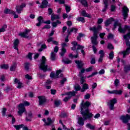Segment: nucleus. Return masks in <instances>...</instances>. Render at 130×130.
Returning a JSON list of instances; mask_svg holds the SVG:
<instances>
[{
  "instance_id": "6e6552de",
  "label": "nucleus",
  "mask_w": 130,
  "mask_h": 130,
  "mask_svg": "<svg viewBox=\"0 0 130 130\" xmlns=\"http://www.w3.org/2000/svg\"><path fill=\"white\" fill-rule=\"evenodd\" d=\"M120 119L122 120L123 123H127V122H128V120H130V116L128 114H126V116H121Z\"/></svg>"
},
{
  "instance_id": "79ce46f5",
  "label": "nucleus",
  "mask_w": 130,
  "mask_h": 130,
  "mask_svg": "<svg viewBox=\"0 0 130 130\" xmlns=\"http://www.w3.org/2000/svg\"><path fill=\"white\" fill-rule=\"evenodd\" d=\"M16 67H17V64H13V66H12L10 67V71H11V72H13V71H15Z\"/></svg>"
},
{
  "instance_id": "c03bdc74",
  "label": "nucleus",
  "mask_w": 130,
  "mask_h": 130,
  "mask_svg": "<svg viewBox=\"0 0 130 130\" xmlns=\"http://www.w3.org/2000/svg\"><path fill=\"white\" fill-rule=\"evenodd\" d=\"M80 83L83 85L84 83H86V80H85V77L83 76H81V80H80Z\"/></svg>"
},
{
  "instance_id": "e2e57ef3",
  "label": "nucleus",
  "mask_w": 130,
  "mask_h": 130,
  "mask_svg": "<svg viewBox=\"0 0 130 130\" xmlns=\"http://www.w3.org/2000/svg\"><path fill=\"white\" fill-rule=\"evenodd\" d=\"M65 82H67V79L66 78H63L62 80L60 81V84L61 85H63Z\"/></svg>"
},
{
  "instance_id": "412c9836",
  "label": "nucleus",
  "mask_w": 130,
  "mask_h": 130,
  "mask_svg": "<svg viewBox=\"0 0 130 130\" xmlns=\"http://www.w3.org/2000/svg\"><path fill=\"white\" fill-rule=\"evenodd\" d=\"M14 83L15 84H18L17 88L18 89H21L22 88V83L20 82V80H19L18 79L15 78L14 80Z\"/></svg>"
},
{
  "instance_id": "3c124183",
  "label": "nucleus",
  "mask_w": 130,
  "mask_h": 130,
  "mask_svg": "<svg viewBox=\"0 0 130 130\" xmlns=\"http://www.w3.org/2000/svg\"><path fill=\"white\" fill-rule=\"evenodd\" d=\"M71 99V96H66L63 99L64 102H68Z\"/></svg>"
},
{
  "instance_id": "c756f323",
  "label": "nucleus",
  "mask_w": 130,
  "mask_h": 130,
  "mask_svg": "<svg viewBox=\"0 0 130 130\" xmlns=\"http://www.w3.org/2000/svg\"><path fill=\"white\" fill-rule=\"evenodd\" d=\"M130 71V65H126L124 67V72L125 73H128Z\"/></svg>"
},
{
  "instance_id": "393cba45",
  "label": "nucleus",
  "mask_w": 130,
  "mask_h": 130,
  "mask_svg": "<svg viewBox=\"0 0 130 130\" xmlns=\"http://www.w3.org/2000/svg\"><path fill=\"white\" fill-rule=\"evenodd\" d=\"M82 16L83 17H86L87 18H91L92 16H91V14H87V12L85 10H83L81 13Z\"/></svg>"
},
{
  "instance_id": "423d86ee",
  "label": "nucleus",
  "mask_w": 130,
  "mask_h": 130,
  "mask_svg": "<svg viewBox=\"0 0 130 130\" xmlns=\"http://www.w3.org/2000/svg\"><path fill=\"white\" fill-rule=\"evenodd\" d=\"M128 12H129V10H128V8L126 6H124L122 9V16L123 17V19L124 21L126 20V18H127V16H128Z\"/></svg>"
},
{
  "instance_id": "49530a36",
  "label": "nucleus",
  "mask_w": 130,
  "mask_h": 130,
  "mask_svg": "<svg viewBox=\"0 0 130 130\" xmlns=\"http://www.w3.org/2000/svg\"><path fill=\"white\" fill-rule=\"evenodd\" d=\"M114 84L115 87H118V85L119 84V80L115 79V80L114 81Z\"/></svg>"
},
{
  "instance_id": "69168bd1",
  "label": "nucleus",
  "mask_w": 130,
  "mask_h": 130,
  "mask_svg": "<svg viewBox=\"0 0 130 130\" xmlns=\"http://www.w3.org/2000/svg\"><path fill=\"white\" fill-rule=\"evenodd\" d=\"M108 48L109 49H113V46L111 44H108Z\"/></svg>"
},
{
  "instance_id": "8fccbe9b",
  "label": "nucleus",
  "mask_w": 130,
  "mask_h": 130,
  "mask_svg": "<svg viewBox=\"0 0 130 130\" xmlns=\"http://www.w3.org/2000/svg\"><path fill=\"white\" fill-rule=\"evenodd\" d=\"M65 9L66 10V12L67 13H69V12L71 11V7L69 6H65Z\"/></svg>"
},
{
  "instance_id": "5fc2aeb1",
  "label": "nucleus",
  "mask_w": 130,
  "mask_h": 130,
  "mask_svg": "<svg viewBox=\"0 0 130 130\" xmlns=\"http://www.w3.org/2000/svg\"><path fill=\"white\" fill-rule=\"evenodd\" d=\"M25 79L27 80H31L32 79V77H31L29 74H27L25 76Z\"/></svg>"
},
{
  "instance_id": "39448f33",
  "label": "nucleus",
  "mask_w": 130,
  "mask_h": 130,
  "mask_svg": "<svg viewBox=\"0 0 130 130\" xmlns=\"http://www.w3.org/2000/svg\"><path fill=\"white\" fill-rule=\"evenodd\" d=\"M60 73H61V70L57 71L56 72V74L53 73H51L50 74V77L54 78L55 79H57L58 78H62V77H63V74H60Z\"/></svg>"
},
{
  "instance_id": "09e8293b",
  "label": "nucleus",
  "mask_w": 130,
  "mask_h": 130,
  "mask_svg": "<svg viewBox=\"0 0 130 130\" xmlns=\"http://www.w3.org/2000/svg\"><path fill=\"white\" fill-rule=\"evenodd\" d=\"M54 104H55V106L58 107V106H59V105H60V101H59V100L55 101L54 102Z\"/></svg>"
},
{
  "instance_id": "9d476101",
  "label": "nucleus",
  "mask_w": 130,
  "mask_h": 130,
  "mask_svg": "<svg viewBox=\"0 0 130 130\" xmlns=\"http://www.w3.org/2000/svg\"><path fill=\"white\" fill-rule=\"evenodd\" d=\"M18 109V114L19 115H22L23 112H26V109L24 107V105L23 104H20L19 105Z\"/></svg>"
},
{
  "instance_id": "dca6fc26",
  "label": "nucleus",
  "mask_w": 130,
  "mask_h": 130,
  "mask_svg": "<svg viewBox=\"0 0 130 130\" xmlns=\"http://www.w3.org/2000/svg\"><path fill=\"white\" fill-rule=\"evenodd\" d=\"M76 92L75 91H70V92H68L65 94H62V96H64L65 95H68V97H71V98H72V97H73V96H76Z\"/></svg>"
},
{
  "instance_id": "4c0bfd02",
  "label": "nucleus",
  "mask_w": 130,
  "mask_h": 130,
  "mask_svg": "<svg viewBox=\"0 0 130 130\" xmlns=\"http://www.w3.org/2000/svg\"><path fill=\"white\" fill-rule=\"evenodd\" d=\"M1 68L4 70H8V69H9V65L7 64H3L1 65Z\"/></svg>"
},
{
  "instance_id": "58836bf2",
  "label": "nucleus",
  "mask_w": 130,
  "mask_h": 130,
  "mask_svg": "<svg viewBox=\"0 0 130 130\" xmlns=\"http://www.w3.org/2000/svg\"><path fill=\"white\" fill-rule=\"evenodd\" d=\"M99 54H100V57H104V55H105V53H104V50H101L100 51H99Z\"/></svg>"
},
{
  "instance_id": "2eb2a0df",
  "label": "nucleus",
  "mask_w": 130,
  "mask_h": 130,
  "mask_svg": "<svg viewBox=\"0 0 130 130\" xmlns=\"http://www.w3.org/2000/svg\"><path fill=\"white\" fill-rule=\"evenodd\" d=\"M104 5H105L104 7L102 10V12H103V13H105V12H106V11H107V9H108V2L107 1V0H104Z\"/></svg>"
},
{
  "instance_id": "473e14b6",
  "label": "nucleus",
  "mask_w": 130,
  "mask_h": 130,
  "mask_svg": "<svg viewBox=\"0 0 130 130\" xmlns=\"http://www.w3.org/2000/svg\"><path fill=\"white\" fill-rule=\"evenodd\" d=\"M62 62H63L66 64H70V63H72V61L69 59H62Z\"/></svg>"
},
{
  "instance_id": "a878e982",
  "label": "nucleus",
  "mask_w": 130,
  "mask_h": 130,
  "mask_svg": "<svg viewBox=\"0 0 130 130\" xmlns=\"http://www.w3.org/2000/svg\"><path fill=\"white\" fill-rule=\"evenodd\" d=\"M5 14H15V11L9 9H6L4 11Z\"/></svg>"
},
{
  "instance_id": "774afa93",
  "label": "nucleus",
  "mask_w": 130,
  "mask_h": 130,
  "mask_svg": "<svg viewBox=\"0 0 130 130\" xmlns=\"http://www.w3.org/2000/svg\"><path fill=\"white\" fill-rule=\"evenodd\" d=\"M58 51V46H55L54 48V52L56 53Z\"/></svg>"
},
{
  "instance_id": "052dcab7",
  "label": "nucleus",
  "mask_w": 130,
  "mask_h": 130,
  "mask_svg": "<svg viewBox=\"0 0 130 130\" xmlns=\"http://www.w3.org/2000/svg\"><path fill=\"white\" fill-rule=\"evenodd\" d=\"M32 54H33L31 53H29L27 55L28 58H29V59H30V60H32Z\"/></svg>"
},
{
  "instance_id": "f257e3e1",
  "label": "nucleus",
  "mask_w": 130,
  "mask_h": 130,
  "mask_svg": "<svg viewBox=\"0 0 130 130\" xmlns=\"http://www.w3.org/2000/svg\"><path fill=\"white\" fill-rule=\"evenodd\" d=\"M119 27L118 31L120 33L124 34L126 31H129V32L123 36V39L125 40L126 45L127 48L126 49V50L120 52V54L123 55V58H125L126 57V55H128L130 53V27L129 26L124 25V27H121V24L118 22V21H115L114 24V28L113 30L116 28V27Z\"/></svg>"
},
{
  "instance_id": "5701e85b",
  "label": "nucleus",
  "mask_w": 130,
  "mask_h": 130,
  "mask_svg": "<svg viewBox=\"0 0 130 130\" xmlns=\"http://www.w3.org/2000/svg\"><path fill=\"white\" fill-rule=\"evenodd\" d=\"M59 19V15L52 14L51 16V21H54L55 20H58Z\"/></svg>"
},
{
  "instance_id": "aec40b11",
  "label": "nucleus",
  "mask_w": 130,
  "mask_h": 130,
  "mask_svg": "<svg viewBox=\"0 0 130 130\" xmlns=\"http://www.w3.org/2000/svg\"><path fill=\"white\" fill-rule=\"evenodd\" d=\"M75 63H77L78 68L80 69H82L84 66V63L81 60H76Z\"/></svg>"
},
{
  "instance_id": "13d9d810",
  "label": "nucleus",
  "mask_w": 130,
  "mask_h": 130,
  "mask_svg": "<svg viewBox=\"0 0 130 130\" xmlns=\"http://www.w3.org/2000/svg\"><path fill=\"white\" fill-rule=\"evenodd\" d=\"M105 73V70L104 69H102L99 72V75H103Z\"/></svg>"
},
{
  "instance_id": "cd10ccee",
  "label": "nucleus",
  "mask_w": 130,
  "mask_h": 130,
  "mask_svg": "<svg viewBox=\"0 0 130 130\" xmlns=\"http://www.w3.org/2000/svg\"><path fill=\"white\" fill-rule=\"evenodd\" d=\"M58 24H61V22L59 20H57L56 22H52V27L55 28V27H56Z\"/></svg>"
},
{
  "instance_id": "1a4fd4ad",
  "label": "nucleus",
  "mask_w": 130,
  "mask_h": 130,
  "mask_svg": "<svg viewBox=\"0 0 130 130\" xmlns=\"http://www.w3.org/2000/svg\"><path fill=\"white\" fill-rule=\"evenodd\" d=\"M61 51L60 52V55L63 56L66 52H67V49L64 48L65 47H68V45L66 43H63L61 44Z\"/></svg>"
},
{
  "instance_id": "6e6d98bb",
  "label": "nucleus",
  "mask_w": 130,
  "mask_h": 130,
  "mask_svg": "<svg viewBox=\"0 0 130 130\" xmlns=\"http://www.w3.org/2000/svg\"><path fill=\"white\" fill-rule=\"evenodd\" d=\"M23 104L24 107V106H29L30 105V103L26 101L24 102L23 104Z\"/></svg>"
},
{
  "instance_id": "0eeeda50",
  "label": "nucleus",
  "mask_w": 130,
  "mask_h": 130,
  "mask_svg": "<svg viewBox=\"0 0 130 130\" xmlns=\"http://www.w3.org/2000/svg\"><path fill=\"white\" fill-rule=\"evenodd\" d=\"M117 102V100L115 98L109 101V102L108 103V105L110 110H113L114 108V104H116Z\"/></svg>"
},
{
  "instance_id": "ea45409f",
  "label": "nucleus",
  "mask_w": 130,
  "mask_h": 130,
  "mask_svg": "<svg viewBox=\"0 0 130 130\" xmlns=\"http://www.w3.org/2000/svg\"><path fill=\"white\" fill-rule=\"evenodd\" d=\"M81 3L84 7H88V3L86 0H81Z\"/></svg>"
},
{
  "instance_id": "c9c22d12",
  "label": "nucleus",
  "mask_w": 130,
  "mask_h": 130,
  "mask_svg": "<svg viewBox=\"0 0 130 130\" xmlns=\"http://www.w3.org/2000/svg\"><path fill=\"white\" fill-rule=\"evenodd\" d=\"M55 55H56V54L55 53L52 52L51 53V59L52 61L55 60Z\"/></svg>"
},
{
  "instance_id": "2f4dec72",
  "label": "nucleus",
  "mask_w": 130,
  "mask_h": 130,
  "mask_svg": "<svg viewBox=\"0 0 130 130\" xmlns=\"http://www.w3.org/2000/svg\"><path fill=\"white\" fill-rule=\"evenodd\" d=\"M13 126L16 128L17 130L20 129V128H22V127H24V124H20V125H14Z\"/></svg>"
},
{
  "instance_id": "a19ab883",
  "label": "nucleus",
  "mask_w": 130,
  "mask_h": 130,
  "mask_svg": "<svg viewBox=\"0 0 130 130\" xmlns=\"http://www.w3.org/2000/svg\"><path fill=\"white\" fill-rule=\"evenodd\" d=\"M113 57H114V54L113 52L112 51L109 54V58L110 59H113Z\"/></svg>"
},
{
  "instance_id": "4be33fe9",
  "label": "nucleus",
  "mask_w": 130,
  "mask_h": 130,
  "mask_svg": "<svg viewBox=\"0 0 130 130\" xmlns=\"http://www.w3.org/2000/svg\"><path fill=\"white\" fill-rule=\"evenodd\" d=\"M38 21L39 22L36 24V26H37V27H39V26L41 25V23H43V18L42 16H39L38 18Z\"/></svg>"
},
{
  "instance_id": "f8f14e48",
  "label": "nucleus",
  "mask_w": 130,
  "mask_h": 130,
  "mask_svg": "<svg viewBox=\"0 0 130 130\" xmlns=\"http://www.w3.org/2000/svg\"><path fill=\"white\" fill-rule=\"evenodd\" d=\"M38 98L39 99V105L41 106L45 104V103L46 102V99L45 96H39Z\"/></svg>"
},
{
  "instance_id": "864d4df0",
  "label": "nucleus",
  "mask_w": 130,
  "mask_h": 130,
  "mask_svg": "<svg viewBox=\"0 0 130 130\" xmlns=\"http://www.w3.org/2000/svg\"><path fill=\"white\" fill-rule=\"evenodd\" d=\"M90 98H91V95L89 93H87L84 96V99L86 100L90 99Z\"/></svg>"
},
{
  "instance_id": "c85d7f7f",
  "label": "nucleus",
  "mask_w": 130,
  "mask_h": 130,
  "mask_svg": "<svg viewBox=\"0 0 130 130\" xmlns=\"http://www.w3.org/2000/svg\"><path fill=\"white\" fill-rule=\"evenodd\" d=\"M8 28V26L7 24H4L3 26H2V28H0V33L4 32L6 31V29Z\"/></svg>"
},
{
  "instance_id": "7c9ffc66",
  "label": "nucleus",
  "mask_w": 130,
  "mask_h": 130,
  "mask_svg": "<svg viewBox=\"0 0 130 130\" xmlns=\"http://www.w3.org/2000/svg\"><path fill=\"white\" fill-rule=\"evenodd\" d=\"M77 31H78V29L75 27L71 28L70 31L69 29H68V32L69 34H71L72 32H74V33H77Z\"/></svg>"
},
{
  "instance_id": "6ab92c4d",
  "label": "nucleus",
  "mask_w": 130,
  "mask_h": 130,
  "mask_svg": "<svg viewBox=\"0 0 130 130\" xmlns=\"http://www.w3.org/2000/svg\"><path fill=\"white\" fill-rule=\"evenodd\" d=\"M33 118V114L32 112H29L27 114V116L26 117V121H31V119Z\"/></svg>"
},
{
  "instance_id": "7ed1b4c3",
  "label": "nucleus",
  "mask_w": 130,
  "mask_h": 130,
  "mask_svg": "<svg viewBox=\"0 0 130 130\" xmlns=\"http://www.w3.org/2000/svg\"><path fill=\"white\" fill-rule=\"evenodd\" d=\"M102 29V27L101 25H99L96 27V26H94L89 28L90 31H92L93 32V36L91 37V43L93 45L92 46V49L94 53H97V48L95 47V45H97L98 44V42H97V38H98V32L100 31Z\"/></svg>"
},
{
  "instance_id": "4d7b16f0",
  "label": "nucleus",
  "mask_w": 130,
  "mask_h": 130,
  "mask_svg": "<svg viewBox=\"0 0 130 130\" xmlns=\"http://www.w3.org/2000/svg\"><path fill=\"white\" fill-rule=\"evenodd\" d=\"M92 70H93V67H89L88 68H87L85 71L86 72H87V73H89V72H92Z\"/></svg>"
},
{
  "instance_id": "680f3d73",
  "label": "nucleus",
  "mask_w": 130,
  "mask_h": 130,
  "mask_svg": "<svg viewBox=\"0 0 130 130\" xmlns=\"http://www.w3.org/2000/svg\"><path fill=\"white\" fill-rule=\"evenodd\" d=\"M10 90H11V87H10V86H7L6 89H4V91H5L6 93H8Z\"/></svg>"
},
{
  "instance_id": "338daca9",
  "label": "nucleus",
  "mask_w": 130,
  "mask_h": 130,
  "mask_svg": "<svg viewBox=\"0 0 130 130\" xmlns=\"http://www.w3.org/2000/svg\"><path fill=\"white\" fill-rule=\"evenodd\" d=\"M96 87H97V83H94L92 85V90H94V89H95V88H96Z\"/></svg>"
},
{
  "instance_id": "4468645a",
  "label": "nucleus",
  "mask_w": 130,
  "mask_h": 130,
  "mask_svg": "<svg viewBox=\"0 0 130 130\" xmlns=\"http://www.w3.org/2000/svg\"><path fill=\"white\" fill-rule=\"evenodd\" d=\"M30 32L29 30L26 29L25 32H21L19 34V36H21V37H23V38H29V35H28V33Z\"/></svg>"
},
{
  "instance_id": "20e7f679",
  "label": "nucleus",
  "mask_w": 130,
  "mask_h": 130,
  "mask_svg": "<svg viewBox=\"0 0 130 130\" xmlns=\"http://www.w3.org/2000/svg\"><path fill=\"white\" fill-rule=\"evenodd\" d=\"M41 63L39 66V68L40 70H42L43 72H46V71H49V69H48V66L45 64V61H46V58L45 56H43L41 60Z\"/></svg>"
},
{
  "instance_id": "e433bc0d",
  "label": "nucleus",
  "mask_w": 130,
  "mask_h": 130,
  "mask_svg": "<svg viewBox=\"0 0 130 130\" xmlns=\"http://www.w3.org/2000/svg\"><path fill=\"white\" fill-rule=\"evenodd\" d=\"M86 127L88 128H90V129H95V126L92 125L90 123H87L86 125Z\"/></svg>"
},
{
  "instance_id": "de8ad7c7",
  "label": "nucleus",
  "mask_w": 130,
  "mask_h": 130,
  "mask_svg": "<svg viewBox=\"0 0 130 130\" xmlns=\"http://www.w3.org/2000/svg\"><path fill=\"white\" fill-rule=\"evenodd\" d=\"M29 67H30V63L29 62L25 63V70H26V71H28V70H29Z\"/></svg>"
},
{
  "instance_id": "a211bd4d",
  "label": "nucleus",
  "mask_w": 130,
  "mask_h": 130,
  "mask_svg": "<svg viewBox=\"0 0 130 130\" xmlns=\"http://www.w3.org/2000/svg\"><path fill=\"white\" fill-rule=\"evenodd\" d=\"M47 5H48V2L46 0H44L42 3V5L40 6V9H44V8H47Z\"/></svg>"
},
{
  "instance_id": "f03ea898",
  "label": "nucleus",
  "mask_w": 130,
  "mask_h": 130,
  "mask_svg": "<svg viewBox=\"0 0 130 130\" xmlns=\"http://www.w3.org/2000/svg\"><path fill=\"white\" fill-rule=\"evenodd\" d=\"M92 104L91 102L87 101L85 103L84 100L82 101V102L80 104L81 108V114L83 116V118L82 117H79L78 118V123L79 125L83 126L85 124V120H87L90 118L93 117V114L90 113V110H89V107L91 106Z\"/></svg>"
},
{
  "instance_id": "f3484780",
  "label": "nucleus",
  "mask_w": 130,
  "mask_h": 130,
  "mask_svg": "<svg viewBox=\"0 0 130 130\" xmlns=\"http://www.w3.org/2000/svg\"><path fill=\"white\" fill-rule=\"evenodd\" d=\"M89 89V85L87 83H84L82 84V87L81 89V92H83L86 91V90H88Z\"/></svg>"
},
{
  "instance_id": "9b49d317",
  "label": "nucleus",
  "mask_w": 130,
  "mask_h": 130,
  "mask_svg": "<svg viewBox=\"0 0 130 130\" xmlns=\"http://www.w3.org/2000/svg\"><path fill=\"white\" fill-rule=\"evenodd\" d=\"M25 7H26V4L25 3H23L20 6H17L16 7L17 13H18V14H21V12L23 11V9H24Z\"/></svg>"
},
{
  "instance_id": "a18cd8bd",
  "label": "nucleus",
  "mask_w": 130,
  "mask_h": 130,
  "mask_svg": "<svg viewBox=\"0 0 130 130\" xmlns=\"http://www.w3.org/2000/svg\"><path fill=\"white\" fill-rule=\"evenodd\" d=\"M45 48H46V45L45 44L42 45L41 48L39 49V51L41 52L43 49H45Z\"/></svg>"
},
{
  "instance_id": "ddd939ff",
  "label": "nucleus",
  "mask_w": 130,
  "mask_h": 130,
  "mask_svg": "<svg viewBox=\"0 0 130 130\" xmlns=\"http://www.w3.org/2000/svg\"><path fill=\"white\" fill-rule=\"evenodd\" d=\"M42 120L45 122L44 125H50L51 123L54 122V119L52 120L50 118H48L47 119V122H46V119H45V118L43 119Z\"/></svg>"
},
{
  "instance_id": "f704fd0d",
  "label": "nucleus",
  "mask_w": 130,
  "mask_h": 130,
  "mask_svg": "<svg viewBox=\"0 0 130 130\" xmlns=\"http://www.w3.org/2000/svg\"><path fill=\"white\" fill-rule=\"evenodd\" d=\"M76 20L78 22H82V23H85V18L83 17H80L76 18Z\"/></svg>"
},
{
  "instance_id": "bf43d9fd",
  "label": "nucleus",
  "mask_w": 130,
  "mask_h": 130,
  "mask_svg": "<svg viewBox=\"0 0 130 130\" xmlns=\"http://www.w3.org/2000/svg\"><path fill=\"white\" fill-rule=\"evenodd\" d=\"M6 111H7V109L3 108V110L2 111V115H3V116H5L6 115Z\"/></svg>"
},
{
  "instance_id": "603ef678",
  "label": "nucleus",
  "mask_w": 130,
  "mask_h": 130,
  "mask_svg": "<svg viewBox=\"0 0 130 130\" xmlns=\"http://www.w3.org/2000/svg\"><path fill=\"white\" fill-rule=\"evenodd\" d=\"M69 57H71L72 58L73 57H74V58H78V54L76 55H74L73 54H70Z\"/></svg>"
},
{
  "instance_id": "72a5a7b5",
  "label": "nucleus",
  "mask_w": 130,
  "mask_h": 130,
  "mask_svg": "<svg viewBox=\"0 0 130 130\" xmlns=\"http://www.w3.org/2000/svg\"><path fill=\"white\" fill-rule=\"evenodd\" d=\"M114 94H115V95H121L122 94V90H114Z\"/></svg>"
},
{
  "instance_id": "37998d69",
  "label": "nucleus",
  "mask_w": 130,
  "mask_h": 130,
  "mask_svg": "<svg viewBox=\"0 0 130 130\" xmlns=\"http://www.w3.org/2000/svg\"><path fill=\"white\" fill-rule=\"evenodd\" d=\"M75 90L76 91H81V90H82V89H81V86L79 85H76L75 87Z\"/></svg>"
},
{
  "instance_id": "b1692460",
  "label": "nucleus",
  "mask_w": 130,
  "mask_h": 130,
  "mask_svg": "<svg viewBox=\"0 0 130 130\" xmlns=\"http://www.w3.org/2000/svg\"><path fill=\"white\" fill-rule=\"evenodd\" d=\"M19 41L18 39L15 40L14 42V49H16L17 51L19 50V49H18V46L19 45Z\"/></svg>"
},
{
  "instance_id": "bb28decb",
  "label": "nucleus",
  "mask_w": 130,
  "mask_h": 130,
  "mask_svg": "<svg viewBox=\"0 0 130 130\" xmlns=\"http://www.w3.org/2000/svg\"><path fill=\"white\" fill-rule=\"evenodd\" d=\"M112 20H113L112 18H110L105 22V25L106 26V27H108V26H109V25L111 24Z\"/></svg>"
},
{
  "instance_id": "0e129e2a",
  "label": "nucleus",
  "mask_w": 130,
  "mask_h": 130,
  "mask_svg": "<svg viewBox=\"0 0 130 130\" xmlns=\"http://www.w3.org/2000/svg\"><path fill=\"white\" fill-rule=\"evenodd\" d=\"M103 22V19L99 18L98 19V24H101Z\"/></svg>"
}]
</instances>
